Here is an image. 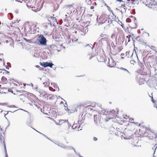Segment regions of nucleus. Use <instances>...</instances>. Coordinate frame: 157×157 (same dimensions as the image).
Masks as SVG:
<instances>
[{
	"label": "nucleus",
	"mask_w": 157,
	"mask_h": 157,
	"mask_svg": "<svg viewBox=\"0 0 157 157\" xmlns=\"http://www.w3.org/2000/svg\"><path fill=\"white\" fill-rule=\"evenodd\" d=\"M150 22L152 25H154L155 23V20L153 18H151L150 19Z\"/></svg>",
	"instance_id": "21"
},
{
	"label": "nucleus",
	"mask_w": 157,
	"mask_h": 157,
	"mask_svg": "<svg viewBox=\"0 0 157 157\" xmlns=\"http://www.w3.org/2000/svg\"><path fill=\"white\" fill-rule=\"evenodd\" d=\"M77 127V126H75V124H74L72 126V128H73V129H74V128H76V127Z\"/></svg>",
	"instance_id": "56"
},
{
	"label": "nucleus",
	"mask_w": 157,
	"mask_h": 157,
	"mask_svg": "<svg viewBox=\"0 0 157 157\" xmlns=\"http://www.w3.org/2000/svg\"><path fill=\"white\" fill-rule=\"evenodd\" d=\"M83 9L84 8L83 7H81L80 8L79 12H78V13H79V14H80L82 13V11H83Z\"/></svg>",
	"instance_id": "30"
},
{
	"label": "nucleus",
	"mask_w": 157,
	"mask_h": 157,
	"mask_svg": "<svg viewBox=\"0 0 157 157\" xmlns=\"http://www.w3.org/2000/svg\"><path fill=\"white\" fill-rule=\"evenodd\" d=\"M49 79L46 78L45 80V82H43V84L44 86L45 87H48L50 85V82H49Z\"/></svg>",
	"instance_id": "14"
},
{
	"label": "nucleus",
	"mask_w": 157,
	"mask_h": 157,
	"mask_svg": "<svg viewBox=\"0 0 157 157\" xmlns=\"http://www.w3.org/2000/svg\"><path fill=\"white\" fill-rule=\"evenodd\" d=\"M154 1V0H146L145 2H144L143 3L146 5V6H147L148 7L150 8H152L154 6H155V4L153 3V2Z\"/></svg>",
	"instance_id": "2"
},
{
	"label": "nucleus",
	"mask_w": 157,
	"mask_h": 157,
	"mask_svg": "<svg viewBox=\"0 0 157 157\" xmlns=\"http://www.w3.org/2000/svg\"><path fill=\"white\" fill-rule=\"evenodd\" d=\"M93 140H94V141H96L97 140H98V139L97 138L95 137H94V138H93Z\"/></svg>",
	"instance_id": "55"
},
{
	"label": "nucleus",
	"mask_w": 157,
	"mask_h": 157,
	"mask_svg": "<svg viewBox=\"0 0 157 157\" xmlns=\"http://www.w3.org/2000/svg\"><path fill=\"white\" fill-rule=\"evenodd\" d=\"M29 95L30 96L33 97V98H35V99H36V97L35 95H34V94H31V93H29Z\"/></svg>",
	"instance_id": "28"
},
{
	"label": "nucleus",
	"mask_w": 157,
	"mask_h": 157,
	"mask_svg": "<svg viewBox=\"0 0 157 157\" xmlns=\"http://www.w3.org/2000/svg\"><path fill=\"white\" fill-rule=\"evenodd\" d=\"M67 42L68 43V44H70L71 42V39L70 38V37H69L67 38Z\"/></svg>",
	"instance_id": "31"
},
{
	"label": "nucleus",
	"mask_w": 157,
	"mask_h": 157,
	"mask_svg": "<svg viewBox=\"0 0 157 157\" xmlns=\"http://www.w3.org/2000/svg\"><path fill=\"white\" fill-rule=\"evenodd\" d=\"M74 151L75 152V153L76 154L78 155L79 156V155H80V153H77L75 150V149H74Z\"/></svg>",
	"instance_id": "48"
},
{
	"label": "nucleus",
	"mask_w": 157,
	"mask_h": 157,
	"mask_svg": "<svg viewBox=\"0 0 157 157\" xmlns=\"http://www.w3.org/2000/svg\"><path fill=\"white\" fill-rule=\"evenodd\" d=\"M66 122H67V123L68 125V127H70V126H71V124H70L69 123V122L67 120Z\"/></svg>",
	"instance_id": "51"
},
{
	"label": "nucleus",
	"mask_w": 157,
	"mask_h": 157,
	"mask_svg": "<svg viewBox=\"0 0 157 157\" xmlns=\"http://www.w3.org/2000/svg\"><path fill=\"white\" fill-rule=\"evenodd\" d=\"M114 61L113 60L112 61V62H113V64H109L108 65V66L110 67H114V66L116 65L115 63L113 62Z\"/></svg>",
	"instance_id": "22"
},
{
	"label": "nucleus",
	"mask_w": 157,
	"mask_h": 157,
	"mask_svg": "<svg viewBox=\"0 0 157 157\" xmlns=\"http://www.w3.org/2000/svg\"><path fill=\"white\" fill-rule=\"evenodd\" d=\"M108 15L105 13L102 14L99 17V19L102 24L105 23L107 21Z\"/></svg>",
	"instance_id": "3"
},
{
	"label": "nucleus",
	"mask_w": 157,
	"mask_h": 157,
	"mask_svg": "<svg viewBox=\"0 0 157 157\" xmlns=\"http://www.w3.org/2000/svg\"><path fill=\"white\" fill-rule=\"evenodd\" d=\"M130 0H126V4H128V3H129V2H130Z\"/></svg>",
	"instance_id": "54"
},
{
	"label": "nucleus",
	"mask_w": 157,
	"mask_h": 157,
	"mask_svg": "<svg viewBox=\"0 0 157 157\" xmlns=\"http://www.w3.org/2000/svg\"><path fill=\"white\" fill-rule=\"evenodd\" d=\"M146 129L147 130L149 131L150 130V128H149L145 127Z\"/></svg>",
	"instance_id": "64"
},
{
	"label": "nucleus",
	"mask_w": 157,
	"mask_h": 157,
	"mask_svg": "<svg viewBox=\"0 0 157 157\" xmlns=\"http://www.w3.org/2000/svg\"><path fill=\"white\" fill-rule=\"evenodd\" d=\"M40 94V96L42 97L43 99H45L48 94L44 90L39 89L38 90Z\"/></svg>",
	"instance_id": "7"
},
{
	"label": "nucleus",
	"mask_w": 157,
	"mask_h": 157,
	"mask_svg": "<svg viewBox=\"0 0 157 157\" xmlns=\"http://www.w3.org/2000/svg\"><path fill=\"white\" fill-rule=\"evenodd\" d=\"M31 120H29V122L27 121L26 122V124L28 126H29L31 124V122H30Z\"/></svg>",
	"instance_id": "43"
},
{
	"label": "nucleus",
	"mask_w": 157,
	"mask_h": 157,
	"mask_svg": "<svg viewBox=\"0 0 157 157\" xmlns=\"http://www.w3.org/2000/svg\"><path fill=\"white\" fill-rule=\"evenodd\" d=\"M135 63V60H131L130 61V63L131 64H133V65L134 64V63Z\"/></svg>",
	"instance_id": "39"
},
{
	"label": "nucleus",
	"mask_w": 157,
	"mask_h": 157,
	"mask_svg": "<svg viewBox=\"0 0 157 157\" xmlns=\"http://www.w3.org/2000/svg\"><path fill=\"white\" fill-rule=\"evenodd\" d=\"M108 17H107V19H108V23H109V20H110L111 19H110V17H109L110 16H109V15H108Z\"/></svg>",
	"instance_id": "61"
},
{
	"label": "nucleus",
	"mask_w": 157,
	"mask_h": 157,
	"mask_svg": "<svg viewBox=\"0 0 157 157\" xmlns=\"http://www.w3.org/2000/svg\"><path fill=\"white\" fill-rule=\"evenodd\" d=\"M64 149H66V150H71L73 149L74 150V148L72 147L71 146H65L64 147Z\"/></svg>",
	"instance_id": "19"
},
{
	"label": "nucleus",
	"mask_w": 157,
	"mask_h": 157,
	"mask_svg": "<svg viewBox=\"0 0 157 157\" xmlns=\"http://www.w3.org/2000/svg\"><path fill=\"white\" fill-rule=\"evenodd\" d=\"M92 44H90L86 45L85 47L86 48L88 51H90V52H91L93 51V48L92 47Z\"/></svg>",
	"instance_id": "11"
},
{
	"label": "nucleus",
	"mask_w": 157,
	"mask_h": 157,
	"mask_svg": "<svg viewBox=\"0 0 157 157\" xmlns=\"http://www.w3.org/2000/svg\"><path fill=\"white\" fill-rule=\"evenodd\" d=\"M35 131H36V132H37L42 134H42H43V133H41L40 132L37 131L36 130H35L34 128H33L32 127H31Z\"/></svg>",
	"instance_id": "52"
},
{
	"label": "nucleus",
	"mask_w": 157,
	"mask_h": 157,
	"mask_svg": "<svg viewBox=\"0 0 157 157\" xmlns=\"http://www.w3.org/2000/svg\"><path fill=\"white\" fill-rule=\"evenodd\" d=\"M88 55H90V58H89L90 60L93 57H94L95 56V55L94 54H93V53H91V54L88 53Z\"/></svg>",
	"instance_id": "23"
},
{
	"label": "nucleus",
	"mask_w": 157,
	"mask_h": 157,
	"mask_svg": "<svg viewBox=\"0 0 157 157\" xmlns=\"http://www.w3.org/2000/svg\"><path fill=\"white\" fill-rule=\"evenodd\" d=\"M70 6H71V9H72V14L77 15L78 13V10L74 9L72 5H70Z\"/></svg>",
	"instance_id": "12"
},
{
	"label": "nucleus",
	"mask_w": 157,
	"mask_h": 157,
	"mask_svg": "<svg viewBox=\"0 0 157 157\" xmlns=\"http://www.w3.org/2000/svg\"><path fill=\"white\" fill-rule=\"evenodd\" d=\"M80 106H77L76 108H75L74 109V110L75 111H75L77 112V109L78 108H79Z\"/></svg>",
	"instance_id": "38"
},
{
	"label": "nucleus",
	"mask_w": 157,
	"mask_h": 157,
	"mask_svg": "<svg viewBox=\"0 0 157 157\" xmlns=\"http://www.w3.org/2000/svg\"><path fill=\"white\" fill-rule=\"evenodd\" d=\"M56 124H57V125H61V124H62V123L59 122H59H57V123H56Z\"/></svg>",
	"instance_id": "53"
},
{
	"label": "nucleus",
	"mask_w": 157,
	"mask_h": 157,
	"mask_svg": "<svg viewBox=\"0 0 157 157\" xmlns=\"http://www.w3.org/2000/svg\"><path fill=\"white\" fill-rule=\"evenodd\" d=\"M135 48V47H134V48ZM134 51H135V53L136 54V52L135 49H134ZM136 56L137 57L138 60V65H139V67H140V69H141L142 70L144 68V66L143 65L142 63H141L140 61L139 60V59L138 58V57L137 55H136Z\"/></svg>",
	"instance_id": "10"
},
{
	"label": "nucleus",
	"mask_w": 157,
	"mask_h": 157,
	"mask_svg": "<svg viewBox=\"0 0 157 157\" xmlns=\"http://www.w3.org/2000/svg\"><path fill=\"white\" fill-rule=\"evenodd\" d=\"M94 8V7L93 6H91L90 7V9L91 10H93Z\"/></svg>",
	"instance_id": "63"
},
{
	"label": "nucleus",
	"mask_w": 157,
	"mask_h": 157,
	"mask_svg": "<svg viewBox=\"0 0 157 157\" xmlns=\"http://www.w3.org/2000/svg\"><path fill=\"white\" fill-rule=\"evenodd\" d=\"M121 70L124 71L125 72H126L128 74V75H130L131 74L130 73L126 68L121 67L120 68Z\"/></svg>",
	"instance_id": "16"
},
{
	"label": "nucleus",
	"mask_w": 157,
	"mask_h": 157,
	"mask_svg": "<svg viewBox=\"0 0 157 157\" xmlns=\"http://www.w3.org/2000/svg\"><path fill=\"white\" fill-rule=\"evenodd\" d=\"M24 39L25 40L26 42H28L29 43H31V41L30 40H28L25 38H24Z\"/></svg>",
	"instance_id": "37"
},
{
	"label": "nucleus",
	"mask_w": 157,
	"mask_h": 157,
	"mask_svg": "<svg viewBox=\"0 0 157 157\" xmlns=\"http://www.w3.org/2000/svg\"><path fill=\"white\" fill-rule=\"evenodd\" d=\"M78 40L77 39H75V40H74V39H72V42H73L74 41H75V42H76V41H77Z\"/></svg>",
	"instance_id": "57"
},
{
	"label": "nucleus",
	"mask_w": 157,
	"mask_h": 157,
	"mask_svg": "<svg viewBox=\"0 0 157 157\" xmlns=\"http://www.w3.org/2000/svg\"><path fill=\"white\" fill-rule=\"evenodd\" d=\"M18 91L20 93H21L23 92H25V91L24 90H18Z\"/></svg>",
	"instance_id": "60"
},
{
	"label": "nucleus",
	"mask_w": 157,
	"mask_h": 157,
	"mask_svg": "<svg viewBox=\"0 0 157 157\" xmlns=\"http://www.w3.org/2000/svg\"><path fill=\"white\" fill-rule=\"evenodd\" d=\"M55 144H57L60 147L64 149V147L65 146V145L64 144H57L56 143H55Z\"/></svg>",
	"instance_id": "25"
},
{
	"label": "nucleus",
	"mask_w": 157,
	"mask_h": 157,
	"mask_svg": "<svg viewBox=\"0 0 157 157\" xmlns=\"http://www.w3.org/2000/svg\"><path fill=\"white\" fill-rule=\"evenodd\" d=\"M99 115L95 114L94 115V121L95 123L97 125H98L100 122L99 119Z\"/></svg>",
	"instance_id": "8"
},
{
	"label": "nucleus",
	"mask_w": 157,
	"mask_h": 157,
	"mask_svg": "<svg viewBox=\"0 0 157 157\" xmlns=\"http://www.w3.org/2000/svg\"><path fill=\"white\" fill-rule=\"evenodd\" d=\"M65 110L68 113H71V110L69 109L68 108H67V109H65Z\"/></svg>",
	"instance_id": "41"
},
{
	"label": "nucleus",
	"mask_w": 157,
	"mask_h": 157,
	"mask_svg": "<svg viewBox=\"0 0 157 157\" xmlns=\"http://www.w3.org/2000/svg\"><path fill=\"white\" fill-rule=\"evenodd\" d=\"M27 7H28L29 8H33V7H31V6H29V5H27Z\"/></svg>",
	"instance_id": "58"
},
{
	"label": "nucleus",
	"mask_w": 157,
	"mask_h": 157,
	"mask_svg": "<svg viewBox=\"0 0 157 157\" xmlns=\"http://www.w3.org/2000/svg\"><path fill=\"white\" fill-rule=\"evenodd\" d=\"M53 65H54V64L52 62H47V67H49L50 68H52Z\"/></svg>",
	"instance_id": "15"
},
{
	"label": "nucleus",
	"mask_w": 157,
	"mask_h": 157,
	"mask_svg": "<svg viewBox=\"0 0 157 157\" xmlns=\"http://www.w3.org/2000/svg\"><path fill=\"white\" fill-rule=\"evenodd\" d=\"M38 42L37 44L40 45L45 46L47 45V40L43 35H40L37 38Z\"/></svg>",
	"instance_id": "1"
},
{
	"label": "nucleus",
	"mask_w": 157,
	"mask_h": 157,
	"mask_svg": "<svg viewBox=\"0 0 157 157\" xmlns=\"http://www.w3.org/2000/svg\"><path fill=\"white\" fill-rule=\"evenodd\" d=\"M64 107L67 108H68V105L66 101V102L65 103V105H64Z\"/></svg>",
	"instance_id": "50"
},
{
	"label": "nucleus",
	"mask_w": 157,
	"mask_h": 157,
	"mask_svg": "<svg viewBox=\"0 0 157 157\" xmlns=\"http://www.w3.org/2000/svg\"><path fill=\"white\" fill-rule=\"evenodd\" d=\"M8 92H10L11 93H13V91L11 89H8Z\"/></svg>",
	"instance_id": "45"
},
{
	"label": "nucleus",
	"mask_w": 157,
	"mask_h": 157,
	"mask_svg": "<svg viewBox=\"0 0 157 157\" xmlns=\"http://www.w3.org/2000/svg\"><path fill=\"white\" fill-rule=\"evenodd\" d=\"M5 67L6 69L7 70H9V67H10L9 66H8V65L5 66Z\"/></svg>",
	"instance_id": "46"
},
{
	"label": "nucleus",
	"mask_w": 157,
	"mask_h": 157,
	"mask_svg": "<svg viewBox=\"0 0 157 157\" xmlns=\"http://www.w3.org/2000/svg\"><path fill=\"white\" fill-rule=\"evenodd\" d=\"M50 18H51L50 20H51L52 19V21L54 24L55 22L57 24H58L57 20L55 17H52V16L50 17Z\"/></svg>",
	"instance_id": "18"
},
{
	"label": "nucleus",
	"mask_w": 157,
	"mask_h": 157,
	"mask_svg": "<svg viewBox=\"0 0 157 157\" xmlns=\"http://www.w3.org/2000/svg\"><path fill=\"white\" fill-rule=\"evenodd\" d=\"M44 4V2L41 1L39 2L36 5V9L35 10L36 12L37 11H40L42 8Z\"/></svg>",
	"instance_id": "5"
},
{
	"label": "nucleus",
	"mask_w": 157,
	"mask_h": 157,
	"mask_svg": "<svg viewBox=\"0 0 157 157\" xmlns=\"http://www.w3.org/2000/svg\"><path fill=\"white\" fill-rule=\"evenodd\" d=\"M35 105L36 107L38 109H39L40 108V105L37 104H35Z\"/></svg>",
	"instance_id": "49"
},
{
	"label": "nucleus",
	"mask_w": 157,
	"mask_h": 157,
	"mask_svg": "<svg viewBox=\"0 0 157 157\" xmlns=\"http://www.w3.org/2000/svg\"><path fill=\"white\" fill-rule=\"evenodd\" d=\"M55 46V45L54 44H52L50 46V48L52 49V48H54V47Z\"/></svg>",
	"instance_id": "42"
},
{
	"label": "nucleus",
	"mask_w": 157,
	"mask_h": 157,
	"mask_svg": "<svg viewBox=\"0 0 157 157\" xmlns=\"http://www.w3.org/2000/svg\"><path fill=\"white\" fill-rule=\"evenodd\" d=\"M118 112V111L117 110L116 112L114 110L109 111V112H107V113H108L109 115H111L114 117H117Z\"/></svg>",
	"instance_id": "9"
},
{
	"label": "nucleus",
	"mask_w": 157,
	"mask_h": 157,
	"mask_svg": "<svg viewBox=\"0 0 157 157\" xmlns=\"http://www.w3.org/2000/svg\"><path fill=\"white\" fill-rule=\"evenodd\" d=\"M107 8L109 11H110L111 12H112V10H111L109 6H107Z\"/></svg>",
	"instance_id": "40"
},
{
	"label": "nucleus",
	"mask_w": 157,
	"mask_h": 157,
	"mask_svg": "<svg viewBox=\"0 0 157 157\" xmlns=\"http://www.w3.org/2000/svg\"><path fill=\"white\" fill-rule=\"evenodd\" d=\"M59 122L62 123V124L63 123H65L66 122L65 120H59Z\"/></svg>",
	"instance_id": "33"
},
{
	"label": "nucleus",
	"mask_w": 157,
	"mask_h": 157,
	"mask_svg": "<svg viewBox=\"0 0 157 157\" xmlns=\"http://www.w3.org/2000/svg\"><path fill=\"white\" fill-rule=\"evenodd\" d=\"M71 113H73L75 112V111L74 110V109H71Z\"/></svg>",
	"instance_id": "59"
},
{
	"label": "nucleus",
	"mask_w": 157,
	"mask_h": 157,
	"mask_svg": "<svg viewBox=\"0 0 157 157\" xmlns=\"http://www.w3.org/2000/svg\"><path fill=\"white\" fill-rule=\"evenodd\" d=\"M40 66L44 67H47V62H40Z\"/></svg>",
	"instance_id": "17"
},
{
	"label": "nucleus",
	"mask_w": 157,
	"mask_h": 157,
	"mask_svg": "<svg viewBox=\"0 0 157 157\" xmlns=\"http://www.w3.org/2000/svg\"><path fill=\"white\" fill-rule=\"evenodd\" d=\"M17 110H14L13 112H11L10 111H6L5 112H6V113H4V117H5L6 118V119H7L6 117H5L6 115L9 112H14L16 111Z\"/></svg>",
	"instance_id": "27"
},
{
	"label": "nucleus",
	"mask_w": 157,
	"mask_h": 157,
	"mask_svg": "<svg viewBox=\"0 0 157 157\" xmlns=\"http://www.w3.org/2000/svg\"><path fill=\"white\" fill-rule=\"evenodd\" d=\"M115 134L117 136H119L121 134V132L119 131H117L116 132H115Z\"/></svg>",
	"instance_id": "29"
},
{
	"label": "nucleus",
	"mask_w": 157,
	"mask_h": 157,
	"mask_svg": "<svg viewBox=\"0 0 157 157\" xmlns=\"http://www.w3.org/2000/svg\"><path fill=\"white\" fill-rule=\"evenodd\" d=\"M42 135L44 136V137H45L46 138L48 139L51 140V141H52V140L50 139L49 138H48L47 136H46L45 135H44V134H42Z\"/></svg>",
	"instance_id": "47"
},
{
	"label": "nucleus",
	"mask_w": 157,
	"mask_h": 157,
	"mask_svg": "<svg viewBox=\"0 0 157 157\" xmlns=\"http://www.w3.org/2000/svg\"><path fill=\"white\" fill-rule=\"evenodd\" d=\"M29 93L28 94L26 93H25L24 94H21V95H19L20 96H24L25 97H27L28 95H29Z\"/></svg>",
	"instance_id": "26"
},
{
	"label": "nucleus",
	"mask_w": 157,
	"mask_h": 157,
	"mask_svg": "<svg viewBox=\"0 0 157 157\" xmlns=\"http://www.w3.org/2000/svg\"><path fill=\"white\" fill-rule=\"evenodd\" d=\"M54 95H52L51 94H48L47 96H46V98H45L46 100H53L54 99Z\"/></svg>",
	"instance_id": "13"
},
{
	"label": "nucleus",
	"mask_w": 157,
	"mask_h": 157,
	"mask_svg": "<svg viewBox=\"0 0 157 157\" xmlns=\"http://www.w3.org/2000/svg\"><path fill=\"white\" fill-rule=\"evenodd\" d=\"M0 71H4L5 72H6L7 74H9L10 73L9 71H6L4 69H0Z\"/></svg>",
	"instance_id": "36"
},
{
	"label": "nucleus",
	"mask_w": 157,
	"mask_h": 157,
	"mask_svg": "<svg viewBox=\"0 0 157 157\" xmlns=\"http://www.w3.org/2000/svg\"><path fill=\"white\" fill-rule=\"evenodd\" d=\"M0 141L1 142H2L4 144V149L5 151V156L6 157H8V154L7 152V151L6 149V147L5 144V140L3 137L2 136H0Z\"/></svg>",
	"instance_id": "4"
},
{
	"label": "nucleus",
	"mask_w": 157,
	"mask_h": 157,
	"mask_svg": "<svg viewBox=\"0 0 157 157\" xmlns=\"http://www.w3.org/2000/svg\"><path fill=\"white\" fill-rule=\"evenodd\" d=\"M141 76L142 75L141 74L138 75L137 76L136 78L137 79L139 78V79L140 80V79H141Z\"/></svg>",
	"instance_id": "34"
},
{
	"label": "nucleus",
	"mask_w": 157,
	"mask_h": 157,
	"mask_svg": "<svg viewBox=\"0 0 157 157\" xmlns=\"http://www.w3.org/2000/svg\"><path fill=\"white\" fill-rule=\"evenodd\" d=\"M7 80V78L4 76H2L1 78V81L3 82L6 83L5 81Z\"/></svg>",
	"instance_id": "20"
},
{
	"label": "nucleus",
	"mask_w": 157,
	"mask_h": 157,
	"mask_svg": "<svg viewBox=\"0 0 157 157\" xmlns=\"http://www.w3.org/2000/svg\"><path fill=\"white\" fill-rule=\"evenodd\" d=\"M70 5H68L66 6V11L67 12V13L70 15V17L72 16V9H71Z\"/></svg>",
	"instance_id": "6"
},
{
	"label": "nucleus",
	"mask_w": 157,
	"mask_h": 157,
	"mask_svg": "<svg viewBox=\"0 0 157 157\" xmlns=\"http://www.w3.org/2000/svg\"><path fill=\"white\" fill-rule=\"evenodd\" d=\"M136 39L137 40L141 42V41H142L141 40V39L140 38V37L139 36H138L136 38Z\"/></svg>",
	"instance_id": "32"
},
{
	"label": "nucleus",
	"mask_w": 157,
	"mask_h": 157,
	"mask_svg": "<svg viewBox=\"0 0 157 157\" xmlns=\"http://www.w3.org/2000/svg\"><path fill=\"white\" fill-rule=\"evenodd\" d=\"M108 40V38L107 37H104L103 38H101L100 40V41H101V42L103 40H105L106 41H107Z\"/></svg>",
	"instance_id": "24"
},
{
	"label": "nucleus",
	"mask_w": 157,
	"mask_h": 157,
	"mask_svg": "<svg viewBox=\"0 0 157 157\" xmlns=\"http://www.w3.org/2000/svg\"><path fill=\"white\" fill-rule=\"evenodd\" d=\"M142 44L143 45H146V42H143L142 43Z\"/></svg>",
	"instance_id": "62"
},
{
	"label": "nucleus",
	"mask_w": 157,
	"mask_h": 157,
	"mask_svg": "<svg viewBox=\"0 0 157 157\" xmlns=\"http://www.w3.org/2000/svg\"><path fill=\"white\" fill-rule=\"evenodd\" d=\"M28 32L29 33H32V28L31 27H29V29Z\"/></svg>",
	"instance_id": "35"
},
{
	"label": "nucleus",
	"mask_w": 157,
	"mask_h": 157,
	"mask_svg": "<svg viewBox=\"0 0 157 157\" xmlns=\"http://www.w3.org/2000/svg\"><path fill=\"white\" fill-rule=\"evenodd\" d=\"M114 21V20H112V19H111L110 20V23L109 24H108V25H109L111 24H113V22Z\"/></svg>",
	"instance_id": "44"
}]
</instances>
